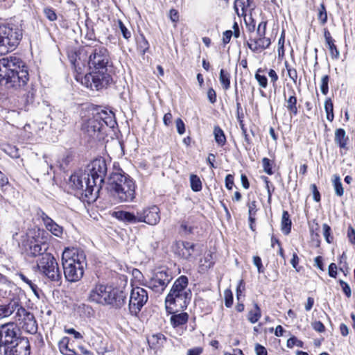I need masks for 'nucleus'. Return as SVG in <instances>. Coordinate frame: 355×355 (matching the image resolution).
I'll return each instance as SVG.
<instances>
[{"mask_svg": "<svg viewBox=\"0 0 355 355\" xmlns=\"http://www.w3.org/2000/svg\"><path fill=\"white\" fill-rule=\"evenodd\" d=\"M87 53L89 72L85 76L87 87L99 90L107 86L112 80L107 73V68L112 65L110 52L105 46L96 45Z\"/></svg>", "mask_w": 355, "mask_h": 355, "instance_id": "1", "label": "nucleus"}, {"mask_svg": "<svg viewBox=\"0 0 355 355\" xmlns=\"http://www.w3.org/2000/svg\"><path fill=\"white\" fill-rule=\"evenodd\" d=\"M116 125L114 112L101 107H92L87 110V114L82 116L81 130L92 139H104L108 130H113Z\"/></svg>", "mask_w": 355, "mask_h": 355, "instance_id": "2", "label": "nucleus"}, {"mask_svg": "<svg viewBox=\"0 0 355 355\" xmlns=\"http://www.w3.org/2000/svg\"><path fill=\"white\" fill-rule=\"evenodd\" d=\"M29 80L28 67L19 57L0 59V85L15 89L24 87Z\"/></svg>", "mask_w": 355, "mask_h": 355, "instance_id": "3", "label": "nucleus"}, {"mask_svg": "<svg viewBox=\"0 0 355 355\" xmlns=\"http://www.w3.org/2000/svg\"><path fill=\"white\" fill-rule=\"evenodd\" d=\"M14 314L15 324L19 329L27 334H35L37 332V322L33 313L23 306L18 299H12L8 304H0V320Z\"/></svg>", "mask_w": 355, "mask_h": 355, "instance_id": "4", "label": "nucleus"}, {"mask_svg": "<svg viewBox=\"0 0 355 355\" xmlns=\"http://www.w3.org/2000/svg\"><path fill=\"white\" fill-rule=\"evenodd\" d=\"M62 266L66 279L71 282L80 280L87 266L85 252L78 248H66L62 255Z\"/></svg>", "mask_w": 355, "mask_h": 355, "instance_id": "5", "label": "nucleus"}, {"mask_svg": "<svg viewBox=\"0 0 355 355\" xmlns=\"http://www.w3.org/2000/svg\"><path fill=\"white\" fill-rule=\"evenodd\" d=\"M188 285L189 279L185 275H181L175 280L165 298V307L168 313H173V306L182 310L187 309L192 297Z\"/></svg>", "mask_w": 355, "mask_h": 355, "instance_id": "6", "label": "nucleus"}, {"mask_svg": "<svg viewBox=\"0 0 355 355\" xmlns=\"http://www.w3.org/2000/svg\"><path fill=\"white\" fill-rule=\"evenodd\" d=\"M108 190L118 202H131L135 197V185L128 176L112 173L108 178Z\"/></svg>", "mask_w": 355, "mask_h": 355, "instance_id": "7", "label": "nucleus"}, {"mask_svg": "<svg viewBox=\"0 0 355 355\" xmlns=\"http://www.w3.org/2000/svg\"><path fill=\"white\" fill-rule=\"evenodd\" d=\"M23 35L21 22H9L0 25V55L14 50Z\"/></svg>", "mask_w": 355, "mask_h": 355, "instance_id": "8", "label": "nucleus"}, {"mask_svg": "<svg viewBox=\"0 0 355 355\" xmlns=\"http://www.w3.org/2000/svg\"><path fill=\"white\" fill-rule=\"evenodd\" d=\"M85 171L91 179L92 186L95 187L96 193H98L101 189L107 172V166L105 159L99 157L94 159L87 165Z\"/></svg>", "mask_w": 355, "mask_h": 355, "instance_id": "9", "label": "nucleus"}, {"mask_svg": "<svg viewBox=\"0 0 355 355\" xmlns=\"http://www.w3.org/2000/svg\"><path fill=\"white\" fill-rule=\"evenodd\" d=\"M172 279V274L168 270L159 268L153 272L144 285L155 293L162 294Z\"/></svg>", "mask_w": 355, "mask_h": 355, "instance_id": "10", "label": "nucleus"}, {"mask_svg": "<svg viewBox=\"0 0 355 355\" xmlns=\"http://www.w3.org/2000/svg\"><path fill=\"white\" fill-rule=\"evenodd\" d=\"M70 182L71 187L80 191L82 196L89 200L95 199L96 195H94V191H96V188L92 186L91 179L89 178L88 174L84 172H78L70 177Z\"/></svg>", "mask_w": 355, "mask_h": 355, "instance_id": "11", "label": "nucleus"}, {"mask_svg": "<svg viewBox=\"0 0 355 355\" xmlns=\"http://www.w3.org/2000/svg\"><path fill=\"white\" fill-rule=\"evenodd\" d=\"M37 266L45 276L53 282H59L62 278L58 264L51 254H43L37 261Z\"/></svg>", "mask_w": 355, "mask_h": 355, "instance_id": "12", "label": "nucleus"}, {"mask_svg": "<svg viewBox=\"0 0 355 355\" xmlns=\"http://www.w3.org/2000/svg\"><path fill=\"white\" fill-rule=\"evenodd\" d=\"M148 300L147 291L141 287L133 288L129 300V311L131 315H137Z\"/></svg>", "mask_w": 355, "mask_h": 355, "instance_id": "13", "label": "nucleus"}, {"mask_svg": "<svg viewBox=\"0 0 355 355\" xmlns=\"http://www.w3.org/2000/svg\"><path fill=\"white\" fill-rule=\"evenodd\" d=\"M21 338L20 330L14 322L6 323L0 327V343L4 346L13 345Z\"/></svg>", "mask_w": 355, "mask_h": 355, "instance_id": "14", "label": "nucleus"}, {"mask_svg": "<svg viewBox=\"0 0 355 355\" xmlns=\"http://www.w3.org/2000/svg\"><path fill=\"white\" fill-rule=\"evenodd\" d=\"M112 287L105 285H97L89 294V300L98 304H109L112 302Z\"/></svg>", "mask_w": 355, "mask_h": 355, "instance_id": "15", "label": "nucleus"}, {"mask_svg": "<svg viewBox=\"0 0 355 355\" xmlns=\"http://www.w3.org/2000/svg\"><path fill=\"white\" fill-rule=\"evenodd\" d=\"M244 39L248 48L252 52H259L266 49L271 44L270 38L266 37V35L260 36L256 33L253 35H248V39L245 36Z\"/></svg>", "mask_w": 355, "mask_h": 355, "instance_id": "16", "label": "nucleus"}, {"mask_svg": "<svg viewBox=\"0 0 355 355\" xmlns=\"http://www.w3.org/2000/svg\"><path fill=\"white\" fill-rule=\"evenodd\" d=\"M175 252L181 258L189 261H194L198 254L196 245L189 241L177 242Z\"/></svg>", "mask_w": 355, "mask_h": 355, "instance_id": "17", "label": "nucleus"}, {"mask_svg": "<svg viewBox=\"0 0 355 355\" xmlns=\"http://www.w3.org/2000/svg\"><path fill=\"white\" fill-rule=\"evenodd\" d=\"M160 210L156 205L138 211L139 223H145L150 225H155L160 220Z\"/></svg>", "mask_w": 355, "mask_h": 355, "instance_id": "18", "label": "nucleus"}, {"mask_svg": "<svg viewBox=\"0 0 355 355\" xmlns=\"http://www.w3.org/2000/svg\"><path fill=\"white\" fill-rule=\"evenodd\" d=\"M31 346L27 338L22 337L15 344L4 346V354L8 355H30Z\"/></svg>", "mask_w": 355, "mask_h": 355, "instance_id": "19", "label": "nucleus"}, {"mask_svg": "<svg viewBox=\"0 0 355 355\" xmlns=\"http://www.w3.org/2000/svg\"><path fill=\"white\" fill-rule=\"evenodd\" d=\"M112 216L125 223L135 224L139 223L138 211L136 214L123 210L116 211L113 212Z\"/></svg>", "mask_w": 355, "mask_h": 355, "instance_id": "20", "label": "nucleus"}, {"mask_svg": "<svg viewBox=\"0 0 355 355\" xmlns=\"http://www.w3.org/2000/svg\"><path fill=\"white\" fill-rule=\"evenodd\" d=\"M284 97L285 100V107H286L287 111L289 112L291 116L293 115L296 116L298 113V109L297 107V99L295 96V90H291V94L288 97H287L284 93Z\"/></svg>", "mask_w": 355, "mask_h": 355, "instance_id": "21", "label": "nucleus"}, {"mask_svg": "<svg viewBox=\"0 0 355 355\" xmlns=\"http://www.w3.org/2000/svg\"><path fill=\"white\" fill-rule=\"evenodd\" d=\"M111 298L112 300L109 304L120 308L125 303L126 293L119 288H112Z\"/></svg>", "mask_w": 355, "mask_h": 355, "instance_id": "22", "label": "nucleus"}, {"mask_svg": "<svg viewBox=\"0 0 355 355\" xmlns=\"http://www.w3.org/2000/svg\"><path fill=\"white\" fill-rule=\"evenodd\" d=\"M172 314L170 322L174 328L185 324L188 322L189 315L186 312L177 314H175L173 312Z\"/></svg>", "mask_w": 355, "mask_h": 355, "instance_id": "23", "label": "nucleus"}, {"mask_svg": "<svg viewBox=\"0 0 355 355\" xmlns=\"http://www.w3.org/2000/svg\"><path fill=\"white\" fill-rule=\"evenodd\" d=\"M253 0H236L234 2V9L238 15H245L248 8L252 7Z\"/></svg>", "mask_w": 355, "mask_h": 355, "instance_id": "24", "label": "nucleus"}, {"mask_svg": "<svg viewBox=\"0 0 355 355\" xmlns=\"http://www.w3.org/2000/svg\"><path fill=\"white\" fill-rule=\"evenodd\" d=\"M335 143L340 148H346L348 137L346 136L345 130L343 128L336 129L335 131Z\"/></svg>", "mask_w": 355, "mask_h": 355, "instance_id": "25", "label": "nucleus"}, {"mask_svg": "<svg viewBox=\"0 0 355 355\" xmlns=\"http://www.w3.org/2000/svg\"><path fill=\"white\" fill-rule=\"evenodd\" d=\"M48 245L45 243L41 244H35L30 247V254L33 257L39 256L42 257L43 254H46V251L48 248Z\"/></svg>", "mask_w": 355, "mask_h": 355, "instance_id": "26", "label": "nucleus"}, {"mask_svg": "<svg viewBox=\"0 0 355 355\" xmlns=\"http://www.w3.org/2000/svg\"><path fill=\"white\" fill-rule=\"evenodd\" d=\"M46 230L57 237H61L63 233V228L57 224L53 219L48 222L45 225Z\"/></svg>", "mask_w": 355, "mask_h": 355, "instance_id": "27", "label": "nucleus"}, {"mask_svg": "<svg viewBox=\"0 0 355 355\" xmlns=\"http://www.w3.org/2000/svg\"><path fill=\"white\" fill-rule=\"evenodd\" d=\"M292 222L290 219L288 212L284 211L282 218V230L286 234H288L291 232Z\"/></svg>", "mask_w": 355, "mask_h": 355, "instance_id": "28", "label": "nucleus"}, {"mask_svg": "<svg viewBox=\"0 0 355 355\" xmlns=\"http://www.w3.org/2000/svg\"><path fill=\"white\" fill-rule=\"evenodd\" d=\"M214 139L217 144L223 146L226 143V137L223 130L219 126H215L214 128Z\"/></svg>", "mask_w": 355, "mask_h": 355, "instance_id": "29", "label": "nucleus"}, {"mask_svg": "<svg viewBox=\"0 0 355 355\" xmlns=\"http://www.w3.org/2000/svg\"><path fill=\"white\" fill-rule=\"evenodd\" d=\"M219 80L225 90L230 87V74L227 71L221 69L219 73Z\"/></svg>", "mask_w": 355, "mask_h": 355, "instance_id": "30", "label": "nucleus"}, {"mask_svg": "<svg viewBox=\"0 0 355 355\" xmlns=\"http://www.w3.org/2000/svg\"><path fill=\"white\" fill-rule=\"evenodd\" d=\"M332 184L336 195L338 197L343 196L344 194V188L339 175L336 174L333 176Z\"/></svg>", "mask_w": 355, "mask_h": 355, "instance_id": "31", "label": "nucleus"}, {"mask_svg": "<svg viewBox=\"0 0 355 355\" xmlns=\"http://www.w3.org/2000/svg\"><path fill=\"white\" fill-rule=\"evenodd\" d=\"M69 338L67 337H64L62 340L59 343V348L60 352L64 355H77L76 352L70 349L68 346Z\"/></svg>", "mask_w": 355, "mask_h": 355, "instance_id": "32", "label": "nucleus"}, {"mask_svg": "<svg viewBox=\"0 0 355 355\" xmlns=\"http://www.w3.org/2000/svg\"><path fill=\"white\" fill-rule=\"evenodd\" d=\"M254 309L249 311L248 315V320L252 323H256L261 316V309L257 303L254 304Z\"/></svg>", "mask_w": 355, "mask_h": 355, "instance_id": "33", "label": "nucleus"}, {"mask_svg": "<svg viewBox=\"0 0 355 355\" xmlns=\"http://www.w3.org/2000/svg\"><path fill=\"white\" fill-rule=\"evenodd\" d=\"M214 264L213 255L211 253L207 254L203 259L200 260V267L202 270H207L211 268Z\"/></svg>", "mask_w": 355, "mask_h": 355, "instance_id": "34", "label": "nucleus"}, {"mask_svg": "<svg viewBox=\"0 0 355 355\" xmlns=\"http://www.w3.org/2000/svg\"><path fill=\"white\" fill-rule=\"evenodd\" d=\"M324 110L327 114V119L331 122L334 119V105L331 98H327L324 102Z\"/></svg>", "mask_w": 355, "mask_h": 355, "instance_id": "35", "label": "nucleus"}, {"mask_svg": "<svg viewBox=\"0 0 355 355\" xmlns=\"http://www.w3.org/2000/svg\"><path fill=\"white\" fill-rule=\"evenodd\" d=\"M190 183L191 188L193 191L198 192L202 189V182L198 175L193 174L191 175Z\"/></svg>", "mask_w": 355, "mask_h": 355, "instance_id": "36", "label": "nucleus"}, {"mask_svg": "<svg viewBox=\"0 0 355 355\" xmlns=\"http://www.w3.org/2000/svg\"><path fill=\"white\" fill-rule=\"evenodd\" d=\"M165 341H166V338L162 334L153 335L148 340V343L152 344V345L154 347H155L156 345H162Z\"/></svg>", "mask_w": 355, "mask_h": 355, "instance_id": "37", "label": "nucleus"}, {"mask_svg": "<svg viewBox=\"0 0 355 355\" xmlns=\"http://www.w3.org/2000/svg\"><path fill=\"white\" fill-rule=\"evenodd\" d=\"M249 222H255L254 216L257 212V202L253 200L248 203Z\"/></svg>", "mask_w": 355, "mask_h": 355, "instance_id": "38", "label": "nucleus"}, {"mask_svg": "<svg viewBox=\"0 0 355 355\" xmlns=\"http://www.w3.org/2000/svg\"><path fill=\"white\" fill-rule=\"evenodd\" d=\"M322 231H323L322 234H323V236H324L326 241L328 243H331L333 242L334 237L331 234V229L330 226L326 223H324L322 225Z\"/></svg>", "mask_w": 355, "mask_h": 355, "instance_id": "39", "label": "nucleus"}, {"mask_svg": "<svg viewBox=\"0 0 355 355\" xmlns=\"http://www.w3.org/2000/svg\"><path fill=\"white\" fill-rule=\"evenodd\" d=\"M329 76L328 75H324L322 77L320 91L324 95H327L329 92Z\"/></svg>", "mask_w": 355, "mask_h": 355, "instance_id": "40", "label": "nucleus"}, {"mask_svg": "<svg viewBox=\"0 0 355 355\" xmlns=\"http://www.w3.org/2000/svg\"><path fill=\"white\" fill-rule=\"evenodd\" d=\"M318 19L322 25L326 24V22L327 21V14L324 4L320 5V8L319 9L318 15Z\"/></svg>", "mask_w": 355, "mask_h": 355, "instance_id": "41", "label": "nucleus"}, {"mask_svg": "<svg viewBox=\"0 0 355 355\" xmlns=\"http://www.w3.org/2000/svg\"><path fill=\"white\" fill-rule=\"evenodd\" d=\"M180 230L184 235H189L193 232V227L189 225V222L182 221L180 225Z\"/></svg>", "mask_w": 355, "mask_h": 355, "instance_id": "42", "label": "nucleus"}, {"mask_svg": "<svg viewBox=\"0 0 355 355\" xmlns=\"http://www.w3.org/2000/svg\"><path fill=\"white\" fill-rule=\"evenodd\" d=\"M137 46L138 49L143 54H144L149 48V44L148 41L144 38L141 37L140 40L137 42Z\"/></svg>", "mask_w": 355, "mask_h": 355, "instance_id": "43", "label": "nucleus"}, {"mask_svg": "<svg viewBox=\"0 0 355 355\" xmlns=\"http://www.w3.org/2000/svg\"><path fill=\"white\" fill-rule=\"evenodd\" d=\"M260 69L255 74V78L259 83V85L263 87L266 88L268 85V80L266 76L259 74Z\"/></svg>", "mask_w": 355, "mask_h": 355, "instance_id": "44", "label": "nucleus"}, {"mask_svg": "<svg viewBox=\"0 0 355 355\" xmlns=\"http://www.w3.org/2000/svg\"><path fill=\"white\" fill-rule=\"evenodd\" d=\"M262 164L263 171L268 175H272L273 173V171L272 170V166L270 164V160L267 158L264 157L262 159Z\"/></svg>", "mask_w": 355, "mask_h": 355, "instance_id": "45", "label": "nucleus"}, {"mask_svg": "<svg viewBox=\"0 0 355 355\" xmlns=\"http://www.w3.org/2000/svg\"><path fill=\"white\" fill-rule=\"evenodd\" d=\"M36 215L42 220L44 225L52 219L40 208L37 209Z\"/></svg>", "mask_w": 355, "mask_h": 355, "instance_id": "46", "label": "nucleus"}, {"mask_svg": "<svg viewBox=\"0 0 355 355\" xmlns=\"http://www.w3.org/2000/svg\"><path fill=\"white\" fill-rule=\"evenodd\" d=\"M36 215L42 220L44 225L52 219L40 208L37 209Z\"/></svg>", "mask_w": 355, "mask_h": 355, "instance_id": "47", "label": "nucleus"}, {"mask_svg": "<svg viewBox=\"0 0 355 355\" xmlns=\"http://www.w3.org/2000/svg\"><path fill=\"white\" fill-rule=\"evenodd\" d=\"M119 27L121 30V32L123 35V37L128 40L131 37V33L128 30L124 24L121 21V20L118 21Z\"/></svg>", "mask_w": 355, "mask_h": 355, "instance_id": "48", "label": "nucleus"}, {"mask_svg": "<svg viewBox=\"0 0 355 355\" xmlns=\"http://www.w3.org/2000/svg\"><path fill=\"white\" fill-rule=\"evenodd\" d=\"M233 303V295L230 290L225 291V304L227 307H230Z\"/></svg>", "mask_w": 355, "mask_h": 355, "instance_id": "49", "label": "nucleus"}, {"mask_svg": "<svg viewBox=\"0 0 355 355\" xmlns=\"http://www.w3.org/2000/svg\"><path fill=\"white\" fill-rule=\"evenodd\" d=\"M339 283L345 295L347 297H350L352 295V291L349 284L343 280H340Z\"/></svg>", "mask_w": 355, "mask_h": 355, "instance_id": "50", "label": "nucleus"}, {"mask_svg": "<svg viewBox=\"0 0 355 355\" xmlns=\"http://www.w3.org/2000/svg\"><path fill=\"white\" fill-rule=\"evenodd\" d=\"M302 345L303 343L300 340H298L295 337L290 338L287 340V347L289 348L293 347L294 345L302 347Z\"/></svg>", "mask_w": 355, "mask_h": 355, "instance_id": "51", "label": "nucleus"}, {"mask_svg": "<svg viewBox=\"0 0 355 355\" xmlns=\"http://www.w3.org/2000/svg\"><path fill=\"white\" fill-rule=\"evenodd\" d=\"M267 21H261L259 24L257 28L256 33L260 35V36L266 35Z\"/></svg>", "mask_w": 355, "mask_h": 355, "instance_id": "52", "label": "nucleus"}, {"mask_svg": "<svg viewBox=\"0 0 355 355\" xmlns=\"http://www.w3.org/2000/svg\"><path fill=\"white\" fill-rule=\"evenodd\" d=\"M329 49L332 58L338 59L339 58L340 53L334 43L329 45Z\"/></svg>", "mask_w": 355, "mask_h": 355, "instance_id": "53", "label": "nucleus"}, {"mask_svg": "<svg viewBox=\"0 0 355 355\" xmlns=\"http://www.w3.org/2000/svg\"><path fill=\"white\" fill-rule=\"evenodd\" d=\"M261 178L264 181V182L266 183V188L267 189V193H268V202H270V200H271L272 193L274 191V188L272 189V190H270V186H269L270 181H269V180H268V178L267 177L262 176Z\"/></svg>", "mask_w": 355, "mask_h": 355, "instance_id": "54", "label": "nucleus"}, {"mask_svg": "<svg viewBox=\"0 0 355 355\" xmlns=\"http://www.w3.org/2000/svg\"><path fill=\"white\" fill-rule=\"evenodd\" d=\"M253 263L257 266L259 273L263 272V268L261 262V259L259 256L253 257Z\"/></svg>", "mask_w": 355, "mask_h": 355, "instance_id": "55", "label": "nucleus"}, {"mask_svg": "<svg viewBox=\"0 0 355 355\" xmlns=\"http://www.w3.org/2000/svg\"><path fill=\"white\" fill-rule=\"evenodd\" d=\"M286 67L288 71V75L291 79H292L294 82H296L297 78V73L295 69L291 68L288 67V65L286 63Z\"/></svg>", "mask_w": 355, "mask_h": 355, "instance_id": "56", "label": "nucleus"}, {"mask_svg": "<svg viewBox=\"0 0 355 355\" xmlns=\"http://www.w3.org/2000/svg\"><path fill=\"white\" fill-rule=\"evenodd\" d=\"M175 123H176V128H177L178 132L180 135H183L185 132V125H184L183 121L181 119L178 118L175 121Z\"/></svg>", "mask_w": 355, "mask_h": 355, "instance_id": "57", "label": "nucleus"}, {"mask_svg": "<svg viewBox=\"0 0 355 355\" xmlns=\"http://www.w3.org/2000/svg\"><path fill=\"white\" fill-rule=\"evenodd\" d=\"M207 98L209 101L214 104L216 102V93L213 88H209L207 91Z\"/></svg>", "mask_w": 355, "mask_h": 355, "instance_id": "58", "label": "nucleus"}, {"mask_svg": "<svg viewBox=\"0 0 355 355\" xmlns=\"http://www.w3.org/2000/svg\"><path fill=\"white\" fill-rule=\"evenodd\" d=\"M299 257L297 254L294 252L292 256V259L291 260V263L292 266L296 270V271L299 272L300 270V267H298L299 263Z\"/></svg>", "mask_w": 355, "mask_h": 355, "instance_id": "59", "label": "nucleus"}, {"mask_svg": "<svg viewBox=\"0 0 355 355\" xmlns=\"http://www.w3.org/2000/svg\"><path fill=\"white\" fill-rule=\"evenodd\" d=\"M44 13L46 17L50 20V21H55L57 19V15L53 10L51 8H46L44 10Z\"/></svg>", "mask_w": 355, "mask_h": 355, "instance_id": "60", "label": "nucleus"}, {"mask_svg": "<svg viewBox=\"0 0 355 355\" xmlns=\"http://www.w3.org/2000/svg\"><path fill=\"white\" fill-rule=\"evenodd\" d=\"M234 186V176L231 174H228L225 177V187L228 190L232 189Z\"/></svg>", "mask_w": 355, "mask_h": 355, "instance_id": "61", "label": "nucleus"}, {"mask_svg": "<svg viewBox=\"0 0 355 355\" xmlns=\"http://www.w3.org/2000/svg\"><path fill=\"white\" fill-rule=\"evenodd\" d=\"M312 327L318 332H324L325 330L324 325L320 321H315L312 322Z\"/></svg>", "mask_w": 355, "mask_h": 355, "instance_id": "62", "label": "nucleus"}, {"mask_svg": "<svg viewBox=\"0 0 355 355\" xmlns=\"http://www.w3.org/2000/svg\"><path fill=\"white\" fill-rule=\"evenodd\" d=\"M347 237L349 242L355 245V230L352 227H349L347 230Z\"/></svg>", "mask_w": 355, "mask_h": 355, "instance_id": "63", "label": "nucleus"}, {"mask_svg": "<svg viewBox=\"0 0 355 355\" xmlns=\"http://www.w3.org/2000/svg\"><path fill=\"white\" fill-rule=\"evenodd\" d=\"M255 352H256L257 355H267L268 354L267 350L265 348V347H263L259 344H257L255 345Z\"/></svg>", "mask_w": 355, "mask_h": 355, "instance_id": "64", "label": "nucleus"}]
</instances>
